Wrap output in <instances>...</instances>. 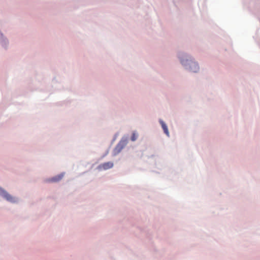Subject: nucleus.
Here are the masks:
<instances>
[{
	"label": "nucleus",
	"instance_id": "nucleus-1",
	"mask_svg": "<svg viewBox=\"0 0 260 260\" xmlns=\"http://www.w3.org/2000/svg\"><path fill=\"white\" fill-rule=\"evenodd\" d=\"M0 196L3 197L9 202H14L15 201V199L13 197L1 187H0Z\"/></svg>",
	"mask_w": 260,
	"mask_h": 260
},
{
	"label": "nucleus",
	"instance_id": "nucleus-2",
	"mask_svg": "<svg viewBox=\"0 0 260 260\" xmlns=\"http://www.w3.org/2000/svg\"><path fill=\"white\" fill-rule=\"evenodd\" d=\"M113 166H114V164H113V162L108 161V162H104V163H103V164L100 165L98 167V169L100 171L106 170H108V169L113 168Z\"/></svg>",
	"mask_w": 260,
	"mask_h": 260
},
{
	"label": "nucleus",
	"instance_id": "nucleus-3",
	"mask_svg": "<svg viewBox=\"0 0 260 260\" xmlns=\"http://www.w3.org/2000/svg\"><path fill=\"white\" fill-rule=\"evenodd\" d=\"M126 145L125 141H120L114 149V153L117 154L119 153Z\"/></svg>",
	"mask_w": 260,
	"mask_h": 260
},
{
	"label": "nucleus",
	"instance_id": "nucleus-4",
	"mask_svg": "<svg viewBox=\"0 0 260 260\" xmlns=\"http://www.w3.org/2000/svg\"><path fill=\"white\" fill-rule=\"evenodd\" d=\"M63 176V175L62 174H59L55 177L52 178L51 179H50L49 180V182H58V181H60L62 178Z\"/></svg>",
	"mask_w": 260,
	"mask_h": 260
},
{
	"label": "nucleus",
	"instance_id": "nucleus-5",
	"mask_svg": "<svg viewBox=\"0 0 260 260\" xmlns=\"http://www.w3.org/2000/svg\"><path fill=\"white\" fill-rule=\"evenodd\" d=\"M159 122L161 125L162 128H163L164 132L167 136H169V131L167 125L161 120H160Z\"/></svg>",
	"mask_w": 260,
	"mask_h": 260
},
{
	"label": "nucleus",
	"instance_id": "nucleus-6",
	"mask_svg": "<svg viewBox=\"0 0 260 260\" xmlns=\"http://www.w3.org/2000/svg\"><path fill=\"white\" fill-rule=\"evenodd\" d=\"M191 70L193 72H196L199 70V66L196 63H192L191 66Z\"/></svg>",
	"mask_w": 260,
	"mask_h": 260
},
{
	"label": "nucleus",
	"instance_id": "nucleus-7",
	"mask_svg": "<svg viewBox=\"0 0 260 260\" xmlns=\"http://www.w3.org/2000/svg\"><path fill=\"white\" fill-rule=\"evenodd\" d=\"M138 137L137 134H136L135 133H133L132 134V136L131 137V140L132 141H135L137 140Z\"/></svg>",
	"mask_w": 260,
	"mask_h": 260
}]
</instances>
